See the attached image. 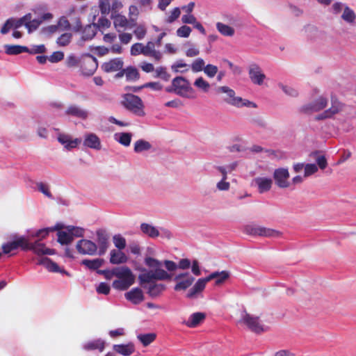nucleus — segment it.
<instances>
[{
	"label": "nucleus",
	"instance_id": "f257e3e1",
	"mask_svg": "<svg viewBox=\"0 0 356 356\" xmlns=\"http://www.w3.org/2000/svg\"><path fill=\"white\" fill-rule=\"evenodd\" d=\"M97 273L103 275L106 280L116 277L118 280L113 282L112 286L118 291L128 289L135 282V276L127 266L113 268L112 270H98Z\"/></svg>",
	"mask_w": 356,
	"mask_h": 356
},
{
	"label": "nucleus",
	"instance_id": "f03ea898",
	"mask_svg": "<svg viewBox=\"0 0 356 356\" xmlns=\"http://www.w3.org/2000/svg\"><path fill=\"white\" fill-rule=\"evenodd\" d=\"M144 263L152 270L143 268L141 270V273L138 275L140 285L150 283L152 281L169 280L171 279L172 275L161 268L163 266L162 261L149 256H145Z\"/></svg>",
	"mask_w": 356,
	"mask_h": 356
},
{
	"label": "nucleus",
	"instance_id": "7ed1b4c3",
	"mask_svg": "<svg viewBox=\"0 0 356 356\" xmlns=\"http://www.w3.org/2000/svg\"><path fill=\"white\" fill-rule=\"evenodd\" d=\"M165 91L169 93H175L181 97L195 98V92L190 81L181 76L174 78L171 85L165 88Z\"/></svg>",
	"mask_w": 356,
	"mask_h": 356
},
{
	"label": "nucleus",
	"instance_id": "20e7f679",
	"mask_svg": "<svg viewBox=\"0 0 356 356\" xmlns=\"http://www.w3.org/2000/svg\"><path fill=\"white\" fill-rule=\"evenodd\" d=\"M218 92L225 93L226 97L224 101L233 106L236 108L248 107V108H257V105L248 99H243L241 97L236 96V92L234 90L228 86H220L217 88Z\"/></svg>",
	"mask_w": 356,
	"mask_h": 356
},
{
	"label": "nucleus",
	"instance_id": "39448f33",
	"mask_svg": "<svg viewBox=\"0 0 356 356\" xmlns=\"http://www.w3.org/2000/svg\"><path fill=\"white\" fill-rule=\"evenodd\" d=\"M330 11L334 15H341V19L346 23L350 25L355 24L356 13L346 3L337 1L332 4Z\"/></svg>",
	"mask_w": 356,
	"mask_h": 356
},
{
	"label": "nucleus",
	"instance_id": "423d86ee",
	"mask_svg": "<svg viewBox=\"0 0 356 356\" xmlns=\"http://www.w3.org/2000/svg\"><path fill=\"white\" fill-rule=\"evenodd\" d=\"M243 232L252 236H264L270 238H278L282 233L276 229L259 226L254 224L246 225L243 227Z\"/></svg>",
	"mask_w": 356,
	"mask_h": 356
},
{
	"label": "nucleus",
	"instance_id": "0eeeda50",
	"mask_svg": "<svg viewBox=\"0 0 356 356\" xmlns=\"http://www.w3.org/2000/svg\"><path fill=\"white\" fill-rule=\"evenodd\" d=\"M124 106L127 110L138 117H143L145 115L143 102L137 95L133 94L126 95Z\"/></svg>",
	"mask_w": 356,
	"mask_h": 356
},
{
	"label": "nucleus",
	"instance_id": "6e6552de",
	"mask_svg": "<svg viewBox=\"0 0 356 356\" xmlns=\"http://www.w3.org/2000/svg\"><path fill=\"white\" fill-rule=\"evenodd\" d=\"M10 238H12V241L3 243L1 246L3 254H10L19 248L22 250L26 251V249L29 248L26 246V236L13 234Z\"/></svg>",
	"mask_w": 356,
	"mask_h": 356
},
{
	"label": "nucleus",
	"instance_id": "1a4fd4ad",
	"mask_svg": "<svg viewBox=\"0 0 356 356\" xmlns=\"http://www.w3.org/2000/svg\"><path fill=\"white\" fill-rule=\"evenodd\" d=\"M98 67L97 60L90 54L83 56L81 61V71L83 75L92 76Z\"/></svg>",
	"mask_w": 356,
	"mask_h": 356
},
{
	"label": "nucleus",
	"instance_id": "9d476101",
	"mask_svg": "<svg viewBox=\"0 0 356 356\" xmlns=\"http://www.w3.org/2000/svg\"><path fill=\"white\" fill-rule=\"evenodd\" d=\"M242 321L255 333L259 334L267 330V327L260 323L257 316L245 313L242 317Z\"/></svg>",
	"mask_w": 356,
	"mask_h": 356
},
{
	"label": "nucleus",
	"instance_id": "9b49d317",
	"mask_svg": "<svg viewBox=\"0 0 356 356\" xmlns=\"http://www.w3.org/2000/svg\"><path fill=\"white\" fill-rule=\"evenodd\" d=\"M26 246L29 248L26 249V251L31 250L33 253L38 256L53 255L55 254V250L54 249L47 248L44 243H40L39 241H35L33 243H31L29 242L27 237Z\"/></svg>",
	"mask_w": 356,
	"mask_h": 356
},
{
	"label": "nucleus",
	"instance_id": "f8f14e48",
	"mask_svg": "<svg viewBox=\"0 0 356 356\" xmlns=\"http://www.w3.org/2000/svg\"><path fill=\"white\" fill-rule=\"evenodd\" d=\"M76 248L79 253L81 254L95 255L97 253V245L90 240H79Z\"/></svg>",
	"mask_w": 356,
	"mask_h": 356
},
{
	"label": "nucleus",
	"instance_id": "ddd939ff",
	"mask_svg": "<svg viewBox=\"0 0 356 356\" xmlns=\"http://www.w3.org/2000/svg\"><path fill=\"white\" fill-rule=\"evenodd\" d=\"M174 280L177 282L174 289L179 291L186 290L191 286L195 281V278L188 273H183L175 275Z\"/></svg>",
	"mask_w": 356,
	"mask_h": 356
},
{
	"label": "nucleus",
	"instance_id": "4468645a",
	"mask_svg": "<svg viewBox=\"0 0 356 356\" xmlns=\"http://www.w3.org/2000/svg\"><path fill=\"white\" fill-rule=\"evenodd\" d=\"M97 242V254L104 255L109 246V236L105 229H99L96 231Z\"/></svg>",
	"mask_w": 356,
	"mask_h": 356
},
{
	"label": "nucleus",
	"instance_id": "2eb2a0df",
	"mask_svg": "<svg viewBox=\"0 0 356 356\" xmlns=\"http://www.w3.org/2000/svg\"><path fill=\"white\" fill-rule=\"evenodd\" d=\"M289 172L287 168H280L275 169L273 172V179L276 185L281 188H285L289 186Z\"/></svg>",
	"mask_w": 356,
	"mask_h": 356
},
{
	"label": "nucleus",
	"instance_id": "dca6fc26",
	"mask_svg": "<svg viewBox=\"0 0 356 356\" xmlns=\"http://www.w3.org/2000/svg\"><path fill=\"white\" fill-rule=\"evenodd\" d=\"M248 75L252 83L261 86L266 79L261 67L257 64H251L248 67Z\"/></svg>",
	"mask_w": 356,
	"mask_h": 356
},
{
	"label": "nucleus",
	"instance_id": "f3484780",
	"mask_svg": "<svg viewBox=\"0 0 356 356\" xmlns=\"http://www.w3.org/2000/svg\"><path fill=\"white\" fill-rule=\"evenodd\" d=\"M251 185L257 187L259 193H265L271 189L273 179L267 177H257L252 179Z\"/></svg>",
	"mask_w": 356,
	"mask_h": 356
},
{
	"label": "nucleus",
	"instance_id": "a211bd4d",
	"mask_svg": "<svg viewBox=\"0 0 356 356\" xmlns=\"http://www.w3.org/2000/svg\"><path fill=\"white\" fill-rule=\"evenodd\" d=\"M327 104V99L325 97H320L315 101L305 104L301 107L300 111L305 113L318 112L323 110Z\"/></svg>",
	"mask_w": 356,
	"mask_h": 356
},
{
	"label": "nucleus",
	"instance_id": "6ab92c4d",
	"mask_svg": "<svg viewBox=\"0 0 356 356\" xmlns=\"http://www.w3.org/2000/svg\"><path fill=\"white\" fill-rule=\"evenodd\" d=\"M65 115L86 120L89 116V111L81 108L76 104L69 105L65 111Z\"/></svg>",
	"mask_w": 356,
	"mask_h": 356
},
{
	"label": "nucleus",
	"instance_id": "aec40b11",
	"mask_svg": "<svg viewBox=\"0 0 356 356\" xmlns=\"http://www.w3.org/2000/svg\"><path fill=\"white\" fill-rule=\"evenodd\" d=\"M331 104L332 105L330 108L316 117L317 120L330 118L341 110V104L337 99L332 97Z\"/></svg>",
	"mask_w": 356,
	"mask_h": 356
},
{
	"label": "nucleus",
	"instance_id": "412c9836",
	"mask_svg": "<svg viewBox=\"0 0 356 356\" xmlns=\"http://www.w3.org/2000/svg\"><path fill=\"white\" fill-rule=\"evenodd\" d=\"M111 17L113 19V24L118 32H121L122 29H131L134 24H132L127 19L122 15L117 14L115 11H113Z\"/></svg>",
	"mask_w": 356,
	"mask_h": 356
},
{
	"label": "nucleus",
	"instance_id": "4be33fe9",
	"mask_svg": "<svg viewBox=\"0 0 356 356\" xmlns=\"http://www.w3.org/2000/svg\"><path fill=\"white\" fill-rule=\"evenodd\" d=\"M154 281L150 283L143 284L141 286L147 289V293L150 297L156 298L165 290L166 286L163 284L152 283Z\"/></svg>",
	"mask_w": 356,
	"mask_h": 356
},
{
	"label": "nucleus",
	"instance_id": "5701e85b",
	"mask_svg": "<svg viewBox=\"0 0 356 356\" xmlns=\"http://www.w3.org/2000/svg\"><path fill=\"white\" fill-rule=\"evenodd\" d=\"M125 298L134 305H138L144 300L142 289L138 287L133 288L124 294Z\"/></svg>",
	"mask_w": 356,
	"mask_h": 356
},
{
	"label": "nucleus",
	"instance_id": "b1692460",
	"mask_svg": "<svg viewBox=\"0 0 356 356\" xmlns=\"http://www.w3.org/2000/svg\"><path fill=\"white\" fill-rule=\"evenodd\" d=\"M208 276L205 278L199 279L193 286L188 291L186 296L188 298H195L200 294L205 288L206 284L209 282Z\"/></svg>",
	"mask_w": 356,
	"mask_h": 356
},
{
	"label": "nucleus",
	"instance_id": "393cba45",
	"mask_svg": "<svg viewBox=\"0 0 356 356\" xmlns=\"http://www.w3.org/2000/svg\"><path fill=\"white\" fill-rule=\"evenodd\" d=\"M156 44L152 41H149L145 45L143 44L145 56L153 58L155 60L159 61L162 57V53L156 50Z\"/></svg>",
	"mask_w": 356,
	"mask_h": 356
},
{
	"label": "nucleus",
	"instance_id": "a878e982",
	"mask_svg": "<svg viewBox=\"0 0 356 356\" xmlns=\"http://www.w3.org/2000/svg\"><path fill=\"white\" fill-rule=\"evenodd\" d=\"M123 61L120 58L111 59L108 62L102 65V69L107 73L113 72L121 70L123 67Z\"/></svg>",
	"mask_w": 356,
	"mask_h": 356
},
{
	"label": "nucleus",
	"instance_id": "bb28decb",
	"mask_svg": "<svg viewBox=\"0 0 356 356\" xmlns=\"http://www.w3.org/2000/svg\"><path fill=\"white\" fill-rule=\"evenodd\" d=\"M83 145L96 150H99L102 147L99 138L93 133H89L85 135Z\"/></svg>",
	"mask_w": 356,
	"mask_h": 356
},
{
	"label": "nucleus",
	"instance_id": "cd10ccee",
	"mask_svg": "<svg viewBox=\"0 0 356 356\" xmlns=\"http://www.w3.org/2000/svg\"><path fill=\"white\" fill-rule=\"evenodd\" d=\"M106 341L102 339H97L88 341L82 346L83 348L87 351L98 350L103 352L105 348Z\"/></svg>",
	"mask_w": 356,
	"mask_h": 356
},
{
	"label": "nucleus",
	"instance_id": "c85d7f7f",
	"mask_svg": "<svg viewBox=\"0 0 356 356\" xmlns=\"http://www.w3.org/2000/svg\"><path fill=\"white\" fill-rule=\"evenodd\" d=\"M58 140L64 145L65 148L69 150L75 148L81 143V139L72 140L70 136L63 134H60L58 136Z\"/></svg>",
	"mask_w": 356,
	"mask_h": 356
},
{
	"label": "nucleus",
	"instance_id": "c756f323",
	"mask_svg": "<svg viewBox=\"0 0 356 356\" xmlns=\"http://www.w3.org/2000/svg\"><path fill=\"white\" fill-rule=\"evenodd\" d=\"M113 349L115 352L122 356H129L135 352V346L131 342L127 344H115L113 346Z\"/></svg>",
	"mask_w": 356,
	"mask_h": 356
},
{
	"label": "nucleus",
	"instance_id": "7c9ffc66",
	"mask_svg": "<svg viewBox=\"0 0 356 356\" xmlns=\"http://www.w3.org/2000/svg\"><path fill=\"white\" fill-rule=\"evenodd\" d=\"M206 318V315L202 312H195L192 314L188 320L183 322L188 327H195L199 325Z\"/></svg>",
	"mask_w": 356,
	"mask_h": 356
},
{
	"label": "nucleus",
	"instance_id": "2f4dec72",
	"mask_svg": "<svg viewBox=\"0 0 356 356\" xmlns=\"http://www.w3.org/2000/svg\"><path fill=\"white\" fill-rule=\"evenodd\" d=\"M128 261V257L121 250H112L110 252V262L112 264H122Z\"/></svg>",
	"mask_w": 356,
	"mask_h": 356
},
{
	"label": "nucleus",
	"instance_id": "473e14b6",
	"mask_svg": "<svg viewBox=\"0 0 356 356\" xmlns=\"http://www.w3.org/2000/svg\"><path fill=\"white\" fill-rule=\"evenodd\" d=\"M37 264L44 266L49 272H62L56 263L46 257H40L38 259Z\"/></svg>",
	"mask_w": 356,
	"mask_h": 356
},
{
	"label": "nucleus",
	"instance_id": "72a5a7b5",
	"mask_svg": "<svg viewBox=\"0 0 356 356\" xmlns=\"http://www.w3.org/2000/svg\"><path fill=\"white\" fill-rule=\"evenodd\" d=\"M97 27L95 23L86 26L81 33V40L83 41L90 40L96 35Z\"/></svg>",
	"mask_w": 356,
	"mask_h": 356
},
{
	"label": "nucleus",
	"instance_id": "f704fd0d",
	"mask_svg": "<svg viewBox=\"0 0 356 356\" xmlns=\"http://www.w3.org/2000/svg\"><path fill=\"white\" fill-rule=\"evenodd\" d=\"M141 232L147 236L154 238L159 236L160 232L156 227L148 223H141L140 226Z\"/></svg>",
	"mask_w": 356,
	"mask_h": 356
},
{
	"label": "nucleus",
	"instance_id": "c9c22d12",
	"mask_svg": "<svg viewBox=\"0 0 356 356\" xmlns=\"http://www.w3.org/2000/svg\"><path fill=\"white\" fill-rule=\"evenodd\" d=\"M132 134L130 132H120L114 134V139L124 147L131 144Z\"/></svg>",
	"mask_w": 356,
	"mask_h": 356
},
{
	"label": "nucleus",
	"instance_id": "e433bc0d",
	"mask_svg": "<svg viewBox=\"0 0 356 356\" xmlns=\"http://www.w3.org/2000/svg\"><path fill=\"white\" fill-rule=\"evenodd\" d=\"M5 52L8 55H18L29 51V47L22 45H4Z\"/></svg>",
	"mask_w": 356,
	"mask_h": 356
},
{
	"label": "nucleus",
	"instance_id": "4c0bfd02",
	"mask_svg": "<svg viewBox=\"0 0 356 356\" xmlns=\"http://www.w3.org/2000/svg\"><path fill=\"white\" fill-rule=\"evenodd\" d=\"M229 277V273L226 270H222L220 272L216 271L211 273L209 276V280H216V284L220 285L222 284L226 280H227Z\"/></svg>",
	"mask_w": 356,
	"mask_h": 356
},
{
	"label": "nucleus",
	"instance_id": "58836bf2",
	"mask_svg": "<svg viewBox=\"0 0 356 356\" xmlns=\"http://www.w3.org/2000/svg\"><path fill=\"white\" fill-rule=\"evenodd\" d=\"M151 143L144 139H139L134 143V151L135 153L140 154L143 152H147L152 149Z\"/></svg>",
	"mask_w": 356,
	"mask_h": 356
},
{
	"label": "nucleus",
	"instance_id": "ea45409f",
	"mask_svg": "<svg viewBox=\"0 0 356 356\" xmlns=\"http://www.w3.org/2000/svg\"><path fill=\"white\" fill-rule=\"evenodd\" d=\"M56 229H58V227L57 226L53 227L42 228L35 232H31L30 234V236L33 238H38V241H40V240L44 238L47 236H48L51 232H53Z\"/></svg>",
	"mask_w": 356,
	"mask_h": 356
},
{
	"label": "nucleus",
	"instance_id": "a19ab883",
	"mask_svg": "<svg viewBox=\"0 0 356 356\" xmlns=\"http://www.w3.org/2000/svg\"><path fill=\"white\" fill-rule=\"evenodd\" d=\"M81 264L90 270H97L104 264V259L97 258L94 259H83Z\"/></svg>",
	"mask_w": 356,
	"mask_h": 356
},
{
	"label": "nucleus",
	"instance_id": "79ce46f5",
	"mask_svg": "<svg viewBox=\"0 0 356 356\" xmlns=\"http://www.w3.org/2000/svg\"><path fill=\"white\" fill-rule=\"evenodd\" d=\"M216 29L217 30L224 36L232 37L234 35L235 31L234 29L227 24H225L222 22L216 23Z\"/></svg>",
	"mask_w": 356,
	"mask_h": 356
},
{
	"label": "nucleus",
	"instance_id": "37998d69",
	"mask_svg": "<svg viewBox=\"0 0 356 356\" xmlns=\"http://www.w3.org/2000/svg\"><path fill=\"white\" fill-rule=\"evenodd\" d=\"M304 34L308 40H314L318 36L319 33H321L316 26L312 25H307L303 29Z\"/></svg>",
	"mask_w": 356,
	"mask_h": 356
},
{
	"label": "nucleus",
	"instance_id": "c03bdc74",
	"mask_svg": "<svg viewBox=\"0 0 356 356\" xmlns=\"http://www.w3.org/2000/svg\"><path fill=\"white\" fill-rule=\"evenodd\" d=\"M188 65L186 63H184L183 59H179L171 65V70L175 73L184 74L188 72Z\"/></svg>",
	"mask_w": 356,
	"mask_h": 356
},
{
	"label": "nucleus",
	"instance_id": "a18cd8bd",
	"mask_svg": "<svg viewBox=\"0 0 356 356\" xmlns=\"http://www.w3.org/2000/svg\"><path fill=\"white\" fill-rule=\"evenodd\" d=\"M37 190L42 193L45 197H48L51 200H54V197L51 194L50 191V186L44 182H38L36 183Z\"/></svg>",
	"mask_w": 356,
	"mask_h": 356
},
{
	"label": "nucleus",
	"instance_id": "49530a36",
	"mask_svg": "<svg viewBox=\"0 0 356 356\" xmlns=\"http://www.w3.org/2000/svg\"><path fill=\"white\" fill-rule=\"evenodd\" d=\"M156 337L154 333L140 334L137 336L138 339L144 346H149L155 340Z\"/></svg>",
	"mask_w": 356,
	"mask_h": 356
},
{
	"label": "nucleus",
	"instance_id": "de8ad7c7",
	"mask_svg": "<svg viewBox=\"0 0 356 356\" xmlns=\"http://www.w3.org/2000/svg\"><path fill=\"white\" fill-rule=\"evenodd\" d=\"M58 241L62 245H67L73 241L72 234L70 232L67 231H59L57 234Z\"/></svg>",
	"mask_w": 356,
	"mask_h": 356
},
{
	"label": "nucleus",
	"instance_id": "09e8293b",
	"mask_svg": "<svg viewBox=\"0 0 356 356\" xmlns=\"http://www.w3.org/2000/svg\"><path fill=\"white\" fill-rule=\"evenodd\" d=\"M127 81H136L139 79L138 70L134 67H128L123 70Z\"/></svg>",
	"mask_w": 356,
	"mask_h": 356
},
{
	"label": "nucleus",
	"instance_id": "8fccbe9b",
	"mask_svg": "<svg viewBox=\"0 0 356 356\" xmlns=\"http://www.w3.org/2000/svg\"><path fill=\"white\" fill-rule=\"evenodd\" d=\"M113 242L115 247L119 250H122L125 248L127 243L126 239L121 234H115L113 236Z\"/></svg>",
	"mask_w": 356,
	"mask_h": 356
},
{
	"label": "nucleus",
	"instance_id": "3c124183",
	"mask_svg": "<svg viewBox=\"0 0 356 356\" xmlns=\"http://www.w3.org/2000/svg\"><path fill=\"white\" fill-rule=\"evenodd\" d=\"M154 71L156 73L155 77L159 78L164 81H168L170 80L171 76L167 72L166 67L160 66L156 67Z\"/></svg>",
	"mask_w": 356,
	"mask_h": 356
},
{
	"label": "nucleus",
	"instance_id": "603ef678",
	"mask_svg": "<svg viewBox=\"0 0 356 356\" xmlns=\"http://www.w3.org/2000/svg\"><path fill=\"white\" fill-rule=\"evenodd\" d=\"M205 66V62L202 58L195 59L191 65V70L193 72L204 71Z\"/></svg>",
	"mask_w": 356,
	"mask_h": 356
},
{
	"label": "nucleus",
	"instance_id": "864d4df0",
	"mask_svg": "<svg viewBox=\"0 0 356 356\" xmlns=\"http://www.w3.org/2000/svg\"><path fill=\"white\" fill-rule=\"evenodd\" d=\"M194 86L202 90L204 92H207L210 88L209 83L201 76L195 79L194 81Z\"/></svg>",
	"mask_w": 356,
	"mask_h": 356
},
{
	"label": "nucleus",
	"instance_id": "5fc2aeb1",
	"mask_svg": "<svg viewBox=\"0 0 356 356\" xmlns=\"http://www.w3.org/2000/svg\"><path fill=\"white\" fill-rule=\"evenodd\" d=\"M279 87L282 90V91L290 97H297L298 95V91L295 88L290 86H285L282 83L279 84Z\"/></svg>",
	"mask_w": 356,
	"mask_h": 356
},
{
	"label": "nucleus",
	"instance_id": "6e6d98bb",
	"mask_svg": "<svg viewBox=\"0 0 356 356\" xmlns=\"http://www.w3.org/2000/svg\"><path fill=\"white\" fill-rule=\"evenodd\" d=\"M130 53L131 56H134L140 54H143L145 56L143 44L140 42H136L131 47Z\"/></svg>",
	"mask_w": 356,
	"mask_h": 356
},
{
	"label": "nucleus",
	"instance_id": "4d7b16f0",
	"mask_svg": "<svg viewBox=\"0 0 356 356\" xmlns=\"http://www.w3.org/2000/svg\"><path fill=\"white\" fill-rule=\"evenodd\" d=\"M67 230L72 234V237H81L83 236L84 229L81 227L74 226H67Z\"/></svg>",
	"mask_w": 356,
	"mask_h": 356
},
{
	"label": "nucleus",
	"instance_id": "13d9d810",
	"mask_svg": "<svg viewBox=\"0 0 356 356\" xmlns=\"http://www.w3.org/2000/svg\"><path fill=\"white\" fill-rule=\"evenodd\" d=\"M218 69L217 66L212 64H208L205 66L204 73L209 78H213L218 73Z\"/></svg>",
	"mask_w": 356,
	"mask_h": 356
},
{
	"label": "nucleus",
	"instance_id": "bf43d9fd",
	"mask_svg": "<svg viewBox=\"0 0 356 356\" xmlns=\"http://www.w3.org/2000/svg\"><path fill=\"white\" fill-rule=\"evenodd\" d=\"M72 38V34L70 33H65L62 34L58 39H57V44L59 46L65 47L67 45L71 40Z\"/></svg>",
	"mask_w": 356,
	"mask_h": 356
},
{
	"label": "nucleus",
	"instance_id": "052dcab7",
	"mask_svg": "<svg viewBox=\"0 0 356 356\" xmlns=\"http://www.w3.org/2000/svg\"><path fill=\"white\" fill-rule=\"evenodd\" d=\"M181 15L180 8L179 7L175 8L166 18L165 22L168 24L173 23Z\"/></svg>",
	"mask_w": 356,
	"mask_h": 356
},
{
	"label": "nucleus",
	"instance_id": "680f3d73",
	"mask_svg": "<svg viewBox=\"0 0 356 356\" xmlns=\"http://www.w3.org/2000/svg\"><path fill=\"white\" fill-rule=\"evenodd\" d=\"M129 250L130 252L136 256H140L141 254V247L137 241H132L129 245Z\"/></svg>",
	"mask_w": 356,
	"mask_h": 356
},
{
	"label": "nucleus",
	"instance_id": "e2e57ef3",
	"mask_svg": "<svg viewBox=\"0 0 356 356\" xmlns=\"http://www.w3.org/2000/svg\"><path fill=\"white\" fill-rule=\"evenodd\" d=\"M42 23V19H40L39 17L36 19H32L31 20V24H26V29H28V32L29 33L35 31L39 26Z\"/></svg>",
	"mask_w": 356,
	"mask_h": 356
},
{
	"label": "nucleus",
	"instance_id": "0e129e2a",
	"mask_svg": "<svg viewBox=\"0 0 356 356\" xmlns=\"http://www.w3.org/2000/svg\"><path fill=\"white\" fill-rule=\"evenodd\" d=\"M191 31L192 30L189 26L183 25L177 30V35L181 38H188L190 35Z\"/></svg>",
	"mask_w": 356,
	"mask_h": 356
},
{
	"label": "nucleus",
	"instance_id": "69168bd1",
	"mask_svg": "<svg viewBox=\"0 0 356 356\" xmlns=\"http://www.w3.org/2000/svg\"><path fill=\"white\" fill-rule=\"evenodd\" d=\"M134 33L138 40H143L147 33L146 28L143 25H139L134 31Z\"/></svg>",
	"mask_w": 356,
	"mask_h": 356
},
{
	"label": "nucleus",
	"instance_id": "338daca9",
	"mask_svg": "<svg viewBox=\"0 0 356 356\" xmlns=\"http://www.w3.org/2000/svg\"><path fill=\"white\" fill-rule=\"evenodd\" d=\"M46 47L44 44L33 45L31 48H29L26 53L30 54H39L46 52Z\"/></svg>",
	"mask_w": 356,
	"mask_h": 356
},
{
	"label": "nucleus",
	"instance_id": "774afa93",
	"mask_svg": "<svg viewBox=\"0 0 356 356\" xmlns=\"http://www.w3.org/2000/svg\"><path fill=\"white\" fill-rule=\"evenodd\" d=\"M96 290L99 294L108 295L110 293L111 287L107 283L101 282L97 286Z\"/></svg>",
	"mask_w": 356,
	"mask_h": 356
}]
</instances>
